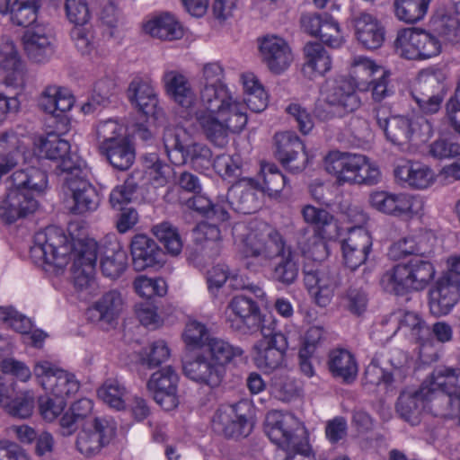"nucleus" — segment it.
<instances>
[{
  "label": "nucleus",
  "mask_w": 460,
  "mask_h": 460,
  "mask_svg": "<svg viewBox=\"0 0 460 460\" xmlns=\"http://www.w3.org/2000/svg\"><path fill=\"white\" fill-rule=\"evenodd\" d=\"M162 81L166 93L181 107L188 110L195 103V93L189 80L176 70L164 72Z\"/></svg>",
  "instance_id": "7c9ffc66"
},
{
  "label": "nucleus",
  "mask_w": 460,
  "mask_h": 460,
  "mask_svg": "<svg viewBox=\"0 0 460 460\" xmlns=\"http://www.w3.org/2000/svg\"><path fill=\"white\" fill-rule=\"evenodd\" d=\"M115 436V428L109 420L93 418L86 420L78 432L75 440L76 450L91 458L101 453Z\"/></svg>",
  "instance_id": "f8f14e48"
},
{
  "label": "nucleus",
  "mask_w": 460,
  "mask_h": 460,
  "mask_svg": "<svg viewBox=\"0 0 460 460\" xmlns=\"http://www.w3.org/2000/svg\"><path fill=\"white\" fill-rule=\"evenodd\" d=\"M305 63L303 72L310 78L323 75L332 66L330 55L323 46L318 42H309L305 48Z\"/></svg>",
  "instance_id": "58836bf2"
},
{
  "label": "nucleus",
  "mask_w": 460,
  "mask_h": 460,
  "mask_svg": "<svg viewBox=\"0 0 460 460\" xmlns=\"http://www.w3.org/2000/svg\"><path fill=\"white\" fill-rule=\"evenodd\" d=\"M305 221L314 226V234L327 239L338 235V226L334 217L326 209L306 205L302 209Z\"/></svg>",
  "instance_id": "f704fd0d"
},
{
  "label": "nucleus",
  "mask_w": 460,
  "mask_h": 460,
  "mask_svg": "<svg viewBox=\"0 0 460 460\" xmlns=\"http://www.w3.org/2000/svg\"><path fill=\"white\" fill-rule=\"evenodd\" d=\"M182 336L185 343L193 348L202 347L210 339L207 327L196 320L188 322Z\"/></svg>",
  "instance_id": "0e129e2a"
},
{
  "label": "nucleus",
  "mask_w": 460,
  "mask_h": 460,
  "mask_svg": "<svg viewBox=\"0 0 460 460\" xmlns=\"http://www.w3.org/2000/svg\"><path fill=\"white\" fill-rule=\"evenodd\" d=\"M11 181L12 187L0 204V218L8 224L37 210L39 203L34 194L42 192L48 183L45 172L35 167L14 172Z\"/></svg>",
  "instance_id": "7ed1b4c3"
},
{
  "label": "nucleus",
  "mask_w": 460,
  "mask_h": 460,
  "mask_svg": "<svg viewBox=\"0 0 460 460\" xmlns=\"http://www.w3.org/2000/svg\"><path fill=\"white\" fill-rule=\"evenodd\" d=\"M426 385L431 396L429 398L430 412L435 416L432 403L438 394H446L451 398H455L460 393V369L449 367L436 369L432 373L430 383Z\"/></svg>",
  "instance_id": "c756f323"
},
{
  "label": "nucleus",
  "mask_w": 460,
  "mask_h": 460,
  "mask_svg": "<svg viewBox=\"0 0 460 460\" xmlns=\"http://www.w3.org/2000/svg\"><path fill=\"white\" fill-rule=\"evenodd\" d=\"M263 62L274 74H280L291 64L293 56L288 44L280 37H264L260 44Z\"/></svg>",
  "instance_id": "393cba45"
},
{
  "label": "nucleus",
  "mask_w": 460,
  "mask_h": 460,
  "mask_svg": "<svg viewBox=\"0 0 460 460\" xmlns=\"http://www.w3.org/2000/svg\"><path fill=\"white\" fill-rule=\"evenodd\" d=\"M317 37L323 43L332 48H338L342 44L339 23L328 13L326 14Z\"/></svg>",
  "instance_id": "e2e57ef3"
},
{
  "label": "nucleus",
  "mask_w": 460,
  "mask_h": 460,
  "mask_svg": "<svg viewBox=\"0 0 460 460\" xmlns=\"http://www.w3.org/2000/svg\"><path fill=\"white\" fill-rule=\"evenodd\" d=\"M226 322L234 331L253 332L259 330L261 314L259 305L251 297L235 296L228 305Z\"/></svg>",
  "instance_id": "dca6fc26"
},
{
  "label": "nucleus",
  "mask_w": 460,
  "mask_h": 460,
  "mask_svg": "<svg viewBox=\"0 0 460 460\" xmlns=\"http://www.w3.org/2000/svg\"><path fill=\"white\" fill-rule=\"evenodd\" d=\"M430 397L426 384H422L419 389L405 390L398 397L396 411L411 425H418L422 409L427 406L430 411Z\"/></svg>",
  "instance_id": "b1692460"
},
{
  "label": "nucleus",
  "mask_w": 460,
  "mask_h": 460,
  "mask_svg": "<svg viewBox=\"0 0 460 460\" xmlns=\"http://www.w3.org/2000/svg\"><path fill=\"white\" fill-rule=\"evenodd\" d=\"M327 366L331 375L342 384L350 385L357 379L358 362L355 356L348 349H332L328 355Z\"/></svg>",
  "instance_id": "cd10ccee"
},
{
  "label": "nucleus",
  "mask_w": 460,
  "mask_h": 460,
  "mask_svg": "<svg viewBox=\"0 0 460 460\" xmlns=\"http://www.w3.org/2000/svg\"><path fill=\"white\" fill-rule=\"evenodd\" d=\"M229 95L225 85L204 84L200 91V99L206 109L204 111L217 113L225 102H227ZM199 111H203V110Z\"/></svg>",
  "instance_id": "864d4df0"
},
{
  "label": "nucleus",
  "mask_w": 460,
  "mask_h": 460,
  "mask_svg": "<svg viewBox=\"0 0 460 460\" xmlns=\"http://www.w3.org/2000/svg\"><path fill=\"white\" fill-rule=\"evenodd\" d=\"M153 234L164 244L168 253L176 256L182 249V241L178 229L169 222H163L152 228Z\"/></svg>",
  "instance_id": "603ef678"
},
{
  "label": "nucleus",
  "mask_w": 460,
  "mask_h": 460,
  "mask_svg": "<svg viewBox=\"0 0 460 460\" xmlns=\"http://www.w3.org/2000/svg\"><path fill=\"white\" fill-rule=\"evenodd\" d=\"M398 373H401V369L396 367L394 371H387L379 366L376 359H372L365 369L363 385L369 388L384 385L386 390L394 389Z\"/></svg>",
  "instance_id": "a18cd8bd"
},
{
  "label": "nucleus",
  "mask_w": 460,
  "mask_h": 460,
  "mask_svg": "<svg viewBox=\"0 0 460 460\" xmlns=\"http://www.w3.org/2000/svg\"><path fill=\"white\" fill-rule=\"evenodd\" d=\"M20 148V141L14 132L0 134V178L17 164L22 153Z\"/></svg>",
  "instance_id": "37998d69"
},
{
  "label": "nucleus",
  "mask_w": 460,
  "mask_h": 460,
  "mask_svg": "<svg viewBox=\"0 0 460 460\" xmlns=\"http://www.w3.org/2000/svg\"><path fill=\"white\" fill-rule=\"evenodd\" d=\"M0 322L21 333L28 332L31 327V320L13 307H0Z\"/></svg>",
  "instance_id": "338daca9"
},
{
  "label": "nucleus",
  "mask_w": 460,
  "mask_h": 460,
  "mask_svg": "<svg viewBox=\"0 0 460 460\" xmlns=\"http://www.w3.org/2000/svg\"><path fill=\"white\" fill-rule=\"evenodd\" d=\"M70 247L66 244V236L60 228L46 227L35 235L34 245L31 249L32 258L41 261L56 273L62 270L73 260L71 271L75 285L83 289L93 281L97 261V243L93 239L77 240L68 255Z\"/></svg>",
  "instance_id": "f03ea898"
},
{
  "label": "nucleus",
  "mask_w": 460,
  "mask_h": 460,
  "mask_svg": "<svg viewBox=\"0 0 460 460\" xmlns=\"http://www.w3.org/2000/svg\"><path fill=\"white\" fill-rule=\"evenodd\" d=\"M182 367L187 377L211 388L217 387L225 375V369L220 365H215L211 359L203 355L185 361Z\"/></svg>",
  "instance_id": "a878e982"
},
{
  "label": "nucleus",
  "mask_w": 460,
  "mask_h": 460,
  "mask_svg": "<svg viewBox=\"0 0 460 460\" xmlns=\"http://www.w3.org/2000/svg\"><path fill=\"white\" fill-rule=\"evenodd\" d=\"M395 177L415 189H426L435 181L433 171L419 163H407L394 169Z\"/></svg>",
  "instance_id": "e433bc0d"
},
{
  "label": "nucleus",
  "mask_w": 460,
  "mask_h": 460,
  "mask_svg": "<svg viewBox=\"0 0 460 460\" xmlns=\"http://www.w3.org/2000/svg\"><path fill=\"white\" fill-rule=\"evenodd\" d=\"M249 412L250 404L246 401L221 405L213 416L212 428L215 432L228 438H246L252 429L248 419Z\"/></svg>",
  "instance_id": "9d476101"
},
{
  "label": "nucleus",
  "mask_w": 460,
  "mask_h": 460,
  "mask_svg": "<svg viewBox=\"0 0 460 460\" xmlns=\"http://www.w3.org/2000/svg\"><path fill=\"white\" fill-rule=\"evenodd\" d=\"M2 407L13 417L28 418L32 414L35 408L34 394L31 391H24L13 396V387L12 385L11 392L8 393L7 399Z\"/></svg>",
  "instance_id": "c03bdc74"
},
{
  "label": "nucleus",
  "mask_w": 460,
  "mask_h": 460,
  "mask_svg": "<svg viewBox=\"0 0 460 460\" xmlns=\"http://www.w3.org/2000/svg\"><path fill=\"white\" fill-rule=\"evenodd\" d=\"M416 49L419 51V59H426L437 56L440 52L439 40L432 34L416 29Z\"/></svg>",
  "instance_id": "052dcab7"
},
{
  "label": "nucleus",
  "mask_w": 460,
  "mask_h": 460,
  "mask_svg": "<svg viewBox=\"0 0 460 460\" xmlns=\"http://www.w3.org/2000/svg\"><path fill=\"white\" fill-rule=\"evenodd\" d=\"M399 328H406L418 341H421L429 334V329L420 315L414 312H403L398 318Z\"/></svg>",
  "instance_id": "69168bd1"
},
{
  "label": "nucleus",
  "mask_w": 460,
  "mask_h": 460,
  "mask_svg": "<svg viewBox=\"0 0 460 460\" xmlns=\"http://www.w3.org/2000/svg\"><path fill=\"white\" fill-rule=\"evenodd\" d=\"M132 265L137 271L162 267L165 254L156 242L146 234H136L130 242Z\"/></svg>",
  "instance_id": "4be33fe9"
},
{
  "label": "nucleus",
  "mask_w": 460,
  "mask_h": 460,
  "mask_svg": "<svg viewBox=\"0 0 460 460\" xmlns=\"http://www.w3.org/2000/svg\"><path fill=\"white\" fill-rule=\"evenodd\" d=\"M144 31L154 38L163 40L181 39L183 31L179 22L169 13L155 17L144 25Z\"/></svg>",
  "instance_id": "a19ab883"
},
{
  "label": "nucleus",
  "mask_w": 460,
  "mask_h": 460,
  "mask_svg": "<svg viewBox=\"0 0 460 460\" xmlns=\"http://www.w3.org/2000/svg\"><path fill=\"white\" fill-rule=\"evenodd\" d=\"M353 27L357 40L367 49L380 48L385 38V30L374 15L361 12L353 17Z\"/></svg>",
  "instance_id": "bb28decb"
},
{
  "label": "nucleus",
  "mask_w": 460,
  "mask_h": 460,
  "mask_svg": "<svg viewBox=\"0 0 460 460\" xmlns=\"http://www.w3.org/2000/svg\"><path fill=\"white\" fill-rule=\"evenodd\" d=\"M435 275V266L428 256H415L385 271L380 279V285L385 292L404 295L424 290Z\"/></svg>",
  "instance_id": "20e7f679"
},
{
  "label": "nucleus",
  "mask_w": 460,
  "mask_h": 460,
  "mask_svg": "<svg viewBox=\"0 0 460 460\" xmlns=\"http://www.w3.org/2000/svg\"><path fill=\"white\" fill-rule=\"evenodd\" d=\"M395 247L402 255L415 257L427 256L431 252L432 245L429 244L427 236L420 235L405 237L398 241Z\"/></svg>",
  "instance_id": "6e6d98bb"
},
{
  "label": "nucleus",
  "mask_w": 460,
  "mask_h": 460,
  "mask_svg": "<svg viewBox=\"0 0 460 460\" xmlns=\"http://www.w3.org/2000/svg\"><path fill=\"white\" fill-rule=\"evenodd\" d=\"M8 7L9 10L5 15H10L11 22L17 26L27 27L36 22L40 2V0H13Z\"/></svg>",
  "instance_id": "79ce46f5"
},
{
  "label": "nucleus",
  "mask_w": 460,
  "mask_h": 460,
  "mask_svg": "<svg viewBox=\"0 0 460 460\" xmlns=\"http://www.w3.org/2000/svg\"><path fill=\"white\" fill-rule=\"evenodd\" d=\"M75 104L71 92L63 87L50 85L45 88L40 99V106L46 112L66 120L64 113L69 111Z\"/></svg>",
  "instance_id": "72a5a7b5"
},
{
  "label": "nucleus",
  "mask_w": 460,
  "mask_h": 460,
  "mask_svg": "<svg viewBox=\"0 0 460 460\" xmlns=\"http://www.w3.org/2000/svg\"><path fill=\"white\" fill-rule=\"evenodd\" d=\"M430 0H394L395 16L406 23L421 20L427 13Z\"/></svg>",
  "instance_id": "de8ad7c7"
},
{
  "label": "nucleus",
  "mask_w": 460,
  "mask_h": 460,
  "mask_svg": "<svg viewBox=\"0 0 460 460\" xmlns=\"http://www.w3.org/2000/svg\"><path fill=\"white\" fill-rule=\"evenodd\" d=\"M241 243L247 269L256 271L258 267L278 260L271 268V279L285 286L295 283L299 272V256L278 229L265 222H252Z\"/></svg>",
  "instance_id": "f257e3e1"
},
{
  "label": "nucleus",
  "mask_w": 460,
  "mask_h": 460,
  "mask_svg": "<svg viewBox=\"0 0 460 460\" xmlns=\"http://www.w3.org/2000/svg\"><path fill=\"white\" fill-rule=\"evenodd\" d=\"M460 299V278L443 273L429 291L430 313L435 316L449 314Z\"/></svg>",
  "instance_id": "4468645a"
},
{
  "label": "nucleus",
  "mask_w": 460,
  "mask_h": 460,
  "mask_svg": "<svg viewBox=\"0 0 460 460\" xmlns=\"http://www.w3.org/2000/svg\"><path fill=\"white\" fill-rule=\"evenodd\" d=\"M264 431L268 438L284 451L305 453L308 449L306 429L293 414L279 411L266 415Z\"/></svg>",
  "instance_id": "6e6552de"
},
{
  "label": "nucleus",
  "mask_w": 460,
  "mask_h": 460,
  "mask_svg": "<svg viewBox=\"0 0 460 460\" xmlns=\"http://www.w3.org/2000/svg\"><path fill=\"white\" fill-rule=\"evenodd\" d=\"M40 154L42 157L55 161L56 170L64 176L71 174L72 171L81 168L75 155L70 152V144L62 139L58 134L49 133L41 138L40 144Z\"/></svg>",
  "instance_id": "6ab92c4d"
},
{
  "label": "nucleus",
  "mask_w": 460,
  "mask_h": 460,
  "mask_svg": "<svg viewBox=\"0 0 460 460\" xmlns=\"http://www.w3.org/2000/svg\"><path fill=\"white\" fill-rule=\"evenodd\" d=\"M257 183L252 178H243L232 185L227 193V203L235 211L252 214L257 208L254 190Z\"/></svg>",
  "instance_id": "c85d7f7f"
},
{
  "label": "nucleus",
  "mask_w": 460,
  "mask_h": 460,
  "mask_svg": "<svg viewBox=\"0 0 460 460\" xmlns=\"http://www.w3.org/2000/svg\"><path fill=\"white\" fill-rule=\"evenodd\" d=\"M416 29L405 28L397 32L394 40L395 52L405 59L418 60L419 51L416 49Z\"/></svg>",
  "instance_id": "5fc2aeb1"
},
{
  "label": "nucleus",
  "mask_w": 460,
  "mask_h": 460,
  "mask_svg": "<svg viewBox=\"0 0 460 460\" xmlns=\"http://www.w3.org/2000/svg\"><path fill=\"white\" fill-rule=\"evenodd\" d=\"M99 398L117 410L125 408V401L128 394L126 387L117 379H109L98 389Z\"/></svg>",
  "instance_id": "3c124183"
},
{
  "label": "nucleus",
  "mask_w": 460,
  "mask_h": 460,
  "mask_svg": "<svg viewBox=\"0 0 460 460\" xmlns=\"http://www.w3.org/2000/svg\"><path fill=\"white\" fill-rule=\"evenodd\" d=\"M54 37L51 29L36 23L22 36V45L28 58L35 63H43L54 53Z\"/></svg>",
  "instance_id": "aec40b11"
},
{
  "label": "nucleus",
  "mask_w": 460,
  "mask_h": 460,
  "mask_svg": "<svg viewBox=\"0 0 460 460\" xmlns=\"http://www.w3.org/2000/svg\"><path fill=\"white\" fill-rule=\"evenodd\" d=\"M137 183L133 177H128L123 184L116 186L111 192L109 202L112 208H126L137 190Z\"/></svg>",
  "instance_id": "4d7b16f0"
},
{
  "label": "nucleus",
  "mask_w": 460,
  "mask_h": 460,
  "mask_svg": "<svg viewBox=\"0 0 460 460\" xmlns=\"http://www.w3.org/2000/svg\"><path fill=\"white\" fill-rule=\"evenodd\" d=\"M190 135L181 126H169L164 128L163 141L170 161L174 164L190 163L196 170L202 172L213 166L212 152L205 144H188Z\"/></svg>",
  "instance_id": "0eeeda50"
},
{
  "label": "nucleus",
  "mask_w": 460,
  "mask_h": 460,
  "mask_svg": "<svg viewBox=\"0 0 460 460\" xmlns=\"http://www.w3.org/2000/svg\"><path fill=\"white\" fill-rule=\"evenodd\" d=\"M369 203L379 212L399 216L412 210L413 198L402 192L375 191L369 196Z\"/></svg>",
  "instance_id": "2f4dec72"
},
{
  "label": "nucleus",
  "mask_w": 460,
  "mask_h": 460,
  "mask_svg": "<svg viewBox=\"0 0 460 460\" xmlns=\"http://www.w3.org/2000/svg\"><path fill=\"white\" fill-rule=\"evenodd\" d=\"M341 248L345 265L355 270L366 262L372 248V237L362 226L351 227Z\"/></svg>",
  "instance_id": "5701e85b"
},
{
  "label": "nucleus",
  "mask_w": 460,
  "mask_h": 460,
  "mask_svg": "<svg viewBox=\"0 0 460 460\" xmlns=\"http://www.w3.org/2000/svg\"><path fill=\"white\" fill-rule=\"evenodd\" d=\"M103 257L101 260V270L108 278L117 279L128 265L127 252L117 240L110 241L103 245Z\"/></svg>",
  "instance_id": "4c0bfd02"
},
{
  "label": "nucleus",
  "mask_w": 460,
  "mask_h": 460,
  "mask_svg": "<svg viewBox=\"0 0 460 460\" xmlns=\"http://www.w3.org/2000/svg\"><path fill=\"white\" fill-rule=\"evenodd\" d=\"M170 356V351L164 341H157L152 343L149 349L145 352L141 358L142 364L149 368L156 367L164 362Z\"/></svg>",
  "instance_id": "774afa93"
},
{
  "label": "nucleus",
  "mask_w": 460,
  "mask_h": 460,
  "mask_svg": "<svg viewBox=\"0 0 460 460\" xmlns=\"http://www.w3.org/2000/svg\"><path fill=\"white\" fill-rule=\"evenodd\" d=\"M263 182L261 190L270 196L279 193L286 185L287 179L274 164H266L261 168Z\"/></svg>",
  "instance_id": "bf43d9fd"
},
{
  "label": "nucleus",
  "mask_w": 460,
  "mask_h": 460,
  "mask_svg": "<svg viewBox=\"0 0 460 460\" xmlns=\"http://www.w3.org/2000/svg\"><path fill=\"white\" fill-rule=\"evenodd\" d=\"M323 164L339 185H374L379 181V169L363 155L333 150L326 155Z\"/></svg>",
  "instance_id": "423d86ee"
},
{
  "label": "nucleus",
  "mask_w": 460,
  "mask_h": 460,
  "mask_svg": "<svg viewBox=\"0 0 460 460\" xmlns=\"http://www.w3.org/2000/svg\"><path fill=\"white\" fill-rule=\"evenodd\" d=\"M288 348L286 335L261 339L253 345V362L259 369L271 373L283 365Z\"/></svg>",
  "instance_id": "a211bd4d"
},
{
  "label": "nucleus",
  "mask_w": 460,
  "mask_h": 460,
  "mask_svg": "<svg viewBox=\"0 0 460 460\" xmlns=\"http://www.w3.org/2000/svg\"><path fill=\"white\" fill-rule=\"evenodd\" d=\"M116 93V84L111 78H102L96 82L91 98L84 103L81 111L89 114L97 110L98 107L109 103L110 98Z\"/></svg>",
  "instance_id": "09e8293b"
},
{
  "label": "nucleus",
  "mask_w": 460,
  "mask_h": 460,
  "mask_svg": "<svg viewBox=\"0 0 460 460\" xmlns=\"http://www.w3.org/2000/svg\"><path fill=\"white\" fill-rule=\"evenodd\" d=\"M211 360L215 365H220L224 369L225 366L230 363L234 358L241 357L243 350L240 347H234L229 342L218 339L210 338L207 343Z\"/></svg>",
  "instance_id": "8fccbe9b"
},
{
  "label": "nucleus",
  "mask_w": 460,
  "mask_h": 460,
  "mask_svg": "<svg viewBox=\"0 0 460 460\" xmlns=\"http://www.w3.org/2000/svg\"><path fill=\"white\" fill-rule=\"evenodd\" d=\"M122 126L116 120L107 119L100 122L96 128V136L99 141V150L125 138L121 136Z\"/></svg>",
  "instance_id": "13d9d810"
},
{
  "label": "nucleus",
  "mask_w": 460,
  "mask_h": 460,
  "mask_svg": "<svg viewBox=\"0 0 460 460\" xmlns=\"http://www.w3.org/2000/svg\"><path fill=\"white\" fill-rule=\"evenodd\" d=\"M304 282L315 304L326 307L341 286V277L336 269L328 267L304 270Z\"/></svg>",
  "instance_id": "ddd939ff"
},
{
  "label": "nucleus",
  "mask_w": 460,
  "mask_h": 460,
  "mask_svg": "<svg viewBox=\"0 0 460 460\" xmlns=\"http://www.w3.org/2000/svg\"><path fill=\"white\" fill-rule=\"evenodd\" d=\"M445 75L440 70L426 69L418 75L412 96L445 95Z\"/></svg>",
  "instance_id": "49530a36"
},
{
  "label": "nucleus",
  "mask_w": 460,
  "mask_h": 460,
  "mask_svg": "<svg viewBox=\"0 0 460 460\" xmlns=\"http://www.w3.org/2000/svg\"><path fill=\"white\" fill-rule=\"evenodd\" d=\"M274 144L276 159L290 172L298 173L306 167L308 157L305 146L294 132L276 133Z\"/></svg>",
  "instance_id": "2eb2a0df"
},
{
  "label": "nucleus",
  "mask_w": 460,
  "mask_h": 460,
  "mask_svg": "<svg viewBox=\"0 0 460 460\" xmlns=\"http://www.w3.org/2000/svg\"><path fill=\"white\" fill-rule=\"evenodd\" d=\"M371 115L386 140L395 146H408L416 138L425 141L432 135V127L428 119L414 120L406 115H394L389 104H375Z\"/></svg>",
  "instance_id": "39448f33"
},
{
  "label": "nucleus",
  "mask_w": 460,
  "mask_h": 460,
  "mask_svg": "<svg viewBox=\"0 0 460 460\" xmlns=\"http://www.w3.org/2000/svg\"><path fill=\"white\" fill-rule=\"evenodd\" d=\"M82 168L72 171L71 174L64 176V186L71 194L73 206L71 212L74 214H84L93 211L98 208L99 196L95 188L84 178Z\"/></svg>",
  "instance_id": "f3484780"
},
{
  "label": "nucleus",
  "mask_w": 460,
  "mask_h": 460,
  "mask_svg": "<svg viewBox=\"0 0 460 460\" xmlns=\"http://www.w3.org/2000/svg\"><path fill=\"white\" fill-rule=\"evenodd\" d=\"M33 374L42 388L57 399L66 401V398L75 394L80 387L73 374L46 360L35 363Z\"/></svg>",
  "instance_id": "9b49d317"
},
{
  "label": "nucleus",
  "mask_w": 460,
  "mask_h": 460,
  "mask_svg": "<svg viewBox=\"0 0 460 460\" xmlns=\"http://www.w3.org/2000/svg\"><path fill=\"white\" fill-rule=\"evenodd\" d=\"M100 152L110 164L119 171L128 170L136 158L135 148L127 137L108 146Z\"/></svg>",
  "instance_id": "ea45409f"
},
{
  "label": "nucleus",
  "mask_w": 460,
  "mask_h": 460,
  "mask_svg": "<svg viewBox=\"0 0 460 460\" xmlns=\"http://www.w3.org/2000/svg\"><path fill=\"white\" fill-rule=\"evenodd\" d=\"M178 376L172 367L163 368L151 376L147 388L155 401L165 411L174 409L178 403Z\"/></svg>",
  "instance_id": "412c9836"
},
{
  "label": "nucleus",
  "mask_w": 460,
  "mask_h": 460,
  "mask_svg": "<svg viewBox=\"0 0 460 460\" xmlns=\"http://www.w3.org/2000/svg\"><path fill=\"white\" fill-rule=\"evenodd\" d=\"M123 309V299L121 294L116 290L105 293L89 309L88 314L92 321L97 322L102 326L112 325Z\"/></svg>",
  "instance_id": "473e14b6"
},
{
  "label": "nucleus",
  "mask_w": 460,
  "mask_h": 460,
  "mask_svg": "<svg viewBox=\"0 0 460 460\" xmlns=\"http://www.w3.org/2000/svg\"><path fill=\"white\" fill-rule=\"evenodd\" d=\"M196 119L209 142L218 147L227 145L230 131L217 113L197 111Z\"/></svg>",
  "instance_id": "c9c22d12"
},
{
  "label": "nucleus",
  "mask_w": 460,
  "mask_h": 460,
  "mask_svg": "<svg viewBox=\"0 0 460 460\" xmlns=\"http://www.w3.org/2000/svg\"><path fill=\"white\" fill-rule=\"evenodd\" d=\"M0 66L11 75H7L6 83L13 84V73L18 72L22 66L21 59L15 46L12 42H7L0 49Z\"/></svg>",
  "instance_id": "680f3d73"
},
{
  "label": "nucleus",
  "mask_w": 460,
  "mask_h": 460,
  "mask_svg": "<svg viewBox=\"0 0 460 460\" xmlns=\"http://www.w3.org/2000/svg\"><path fill=\"white\" fill-rule=\"evenodd\" d=\"M322 96L314 109L315 117L322 121L344 117L360 105L354 85L345 78L328 82Z\"/></svg>",
  "instance_id": "1a4fd4ad"
}]
</instances>
